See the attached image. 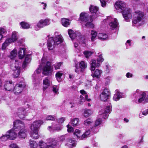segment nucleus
<instances>
[{
    "instance_id": "obj_42",
    "label": "nucleus",
    "mask_w": 148,
    "mask_h": 148,
    "mask_svg": "<svg viewBox=\"0 0 148 148\" xmlns=\"http://www.w3.org/2000/svg\"><path fill=\"white\" fill-rule=\"evenodd\" d=\"M62 75V73L58 71L57 72L56 75V78L58 82L60 81L61 80V77Z\"/></svg>"
},
{
    "instance_id": "obj_35",
    "label": "nucleus",
    "mask_w": 148,
    "mask_h": 148,
    "mask_svg": "<svg viewBox=\"0 0 148 148\" xmlns=\"http://www.w3.org/2000/svg\"><path fill=\"white\" fill-rule=\"evenodd\" d=\"M81 131L79 130L78 129H76L74 133V134L80 140H82V138H81L82 135L81 134Z\"/></svg>"
},
{
    "instance_id": "obj_47",
    "label": "nucleus",
    "mask_w": 148,
    "mask_h": 148,
    "mask_svg": "<svg viewBox=\"0 0 148 148\" xmlns=\"http://www.w3.org/2000/svg\"><path fill=\"white\" fill-rule=\"evenodd\" d=\"M0 138L1 141H5L9 139L8 136V134L3 135L0 137Z\"/></svg>"
},
{
    "instance_id": "obj_43",
    "label": "nucleus",
    "mask_w": 148,
    "mask_h": 148,
    "mask_svg": "<svg viewBox=\"0 0 148 148\" xmlns=\"http://www.w3.org/2000/svg\"><path fill=\"white\" fill-rule=\"evenodd\" d=\"M47 145L44 142L41 140L39 142L38 146L41 148H45Z\"/></svg>"
},
{
    "instance_id": "obj_12",
    "label": "nucleus",
    "mask_w": 148,
    "mask_h": 148,
    "mask_svg": "<svg viewBox=\"0 0 148 148\" xmlns=\"http://www.w3.org/2000/svg\"><path fill=\"white\" fill-rule=\"evenodd\" d=\"M25 86V84L23 82H20L19 84H17L15 86H14L13 92L16 95H18L21 93L23 88Z\"/></svg>"
},
{
    "instance_id": "obj_28",
    "label": "nucleus",
    "mask_w": 148,
    "mask_h": 148,
    "mask_svg": "<svg viewBox=\"0 0 148 148\" xmlns=\"http://www.w3.org/2000/svg\"><path fill=\"white\" fill-rule=\"evenodd\" d=\"M102 73V71L101 70L97 69L94 72L93 75V77H95L97 78H99Z\"/></svg>"
},
{
    "instance_id": "obj_3",
    "label": "nucleus",
    "mask_w": 148,
    "mask_h": 148,
    "mask_svg": "<svg viewBox=\"0 0 148 148\" xmlns=\"http://www.w3.org/2000/svg\"><path fill=\"white\" fill-rule=\"evenodd\" d=\"M13 129L15 131H19L18 136L19 138H25L26 136V130L25 129V125L22 121L17 120L14 122Z\"/></svg>"
},
{
    "instance_id": "obj_6",
    "label": "nucleus",
    "mask_w": 148,
    "mask_h": 148,
    "mask_svg": "<svg viewBox=\"0 0 148 148\" xmlns=\"http://www.w3.org/2000/svg\"><path fill=\"white\" fill-rule=\"evenodd\" d=\"M45 60L43 59L41 60V63L39 68L36 71L37 73L39 74L42 71H43V74L47 75L49 73L51 72V68L50 63L49 62H45Z\"/></svg>"
},
{
    "instance_id": "obj_37",
    "label": "nucleus",
    "mask_w": 148,
    "mask_h": 148,
    "mask_svg": "<svg viewBox=\"0 0 148 148\" xmlns=\"http://www.w3.org/2000/svg\"><path fill=\"white\" fill-rule=\"evenodd\" d=\"M17 55V52L16 50L14 49L10 53V57L11 59H13L15 58Z\"/></svg>"
},
{
    "instance_id": "obj_60",
    "label": "nucleus",
    "mask_w": 148,
    "mask_h": 148,
    "mask_svg": "<svg viewBox=\"0 0 148 148\" xmlns=\"http://www.w3.org/2000/svg\"><path fill=\"white\" fill-rule=\"evenodd\" d=\"M126 76L127 78L132 77L133 76V75L132 74L128 72L127 73Z\"/></svg>"
},
{
    "instance_id": "obj_18",
    "label": "nucleus",
    "mask_w": 148,
    "mask_h": 148,
    "mask_svg": "<svg viewBox=\"0 0 148 148\" xmlns=\"http://www.w3.org/2000/svg\"><path fill=\"white\" fill-rule=\"evenodd\" d=\"M4 87L5 90L8 91L13 92L14 88V85L12 81H7L5 83Z\"/></svg>"
},
{
    "instance_id": "obj_21",
    "label": "nucleus",
    "mask_w": 148,
    "mask_h": 148,
    "mask_svg": "<svg viewBox=\"0 0 148 148\" xmlns=\"http://www.w3.org/2000/svg\"><path fill=\"white\" fill-rule=\"evenodd\" d=\"M89 10L91 13L93 14L91 15L93 18H96L97 17L96 12L98 10V8L96 6L91 5L89 8Z\"/></svg>"
},
{
    "instance_id": "obj_29",
    "label": "nucleus",
    "mask_w": 148,
    "mask_h": 148,
    "mask_svg": "<svg viewBox=\"0 0 148 148\" xmlns=\"http://www.w3.org/2000/svg\"><path fill=\"white\" fill-rule=\"evenodd\" d=\"M98 38L102 40H106L108 38V35L104 33H99L98 35Z\"/></svg>"
},
{
    "instance_id": "obj_10",
    "label": "nucleus",
    "mask_w": 148,
    "mask_h": 148,
    "mask_svg": "<svg viewBox=\"0 0 148 148\" xmlns=\"http://www.w3.org/2000/svg\"><path fill=\"white\" fill-rule=\"evenodd\" d=\"M97 62L95 60H93L91 61L90 64V70L94 71L95 70L96 67H99L100 65V62H102L104 60L102 56L100 54L99 55L98 58L97 59Z\"/></svg>"
},
{
    "instance_id": "obj_54",
    "label": "nucleus",
    "mask_w": 148,
    "mask_h": 148,
    "mask_svg": "<svg viewBox=\"0 0 148 148\" xmlns=\"http://www.w3.org/2000/svg\"><path fill=\"white\" fill-rule=\"evenodd\" d=\"M52 127L53 128V129L55 130L59 131L61 130L62 127L61 126H58L56 127V126L52 125Z\"/></svg>"
},
{
    "instance_id": "obj_20",
    "label": "nucleus",
    "mask_w": 148,
    "mask_h": 148,
    "mask_svg": "<svg viewBox=\"0 0 148 148\" xmlns=\"http://www.w3.org/2000/svg\"><path fill=\"white\" fill-rule=\"evenodd\" d=\"M102 120L101 118L97 119L96 121L94 126L91 127V130L95 133H96L98 131V126L102 122Z\"/></svg>"
},
{
    "instance_id": "obj_55",
    "label": "nucleus",
    "mask_w": 148,
    "mask_h": 148,
    "mask_svg": "<svg viewBox=\"0 0 148 148\" xmlns=\"http://www.w3.org/2000/svg\"><path fill=\"white\" fill-rule=\"evenodd\" d=\"M142 92L140 91L139 89H137L134 92L133 94L134 96H136L138 95H140Z\"/></svg>"
},
{
    "instance_id": "obj_58",
    "label": "nucleus",
    "mask_w": 148,
    "mask_h": 148,
    "mask_svg": "<svg viewBox=\"0 0 148 148\" xmlns=\"http://www.w3.org/2000/svg\"><path fill=\"white\" fill-rule=\"evenodd\" d=\"M52 90L54 93L57 94V93L58 90V88H57V87L56 86H53Z\"/></svg>"
},
{
    "instance_id": "obj_2",
    "label": "nucleus",
    "mask_w": 148,
    "mask_h": 148,
    "mask_svg": "<svg viewBox=\"0 0 148 148\" xmlns=\"http://www.w3.org/2000/svg\"><path fill=\"white\" fill-rule=\"evenodd\" d=\"M63 41L62 36L58 32H55L54 38H50L47 41V45L49 50H52L56 45L60 44Z\"/></svg>"
},
{
    "instance_id": "obj_44",
    "label": "nucleus",
    "mask_w": 148,
    "mask_h": 148,
    "mask_svg": "<svg viewBox=\"0 0 148 148\" xmlns=\"http://www.w3.org/2000/svg\"><path fill=\"white\" fill-rule=\"evenodd\" d=\"M91 35L92 36L91 37V40L92 41H93L95 38L97 36V33L93 30L91 31Z\"/></svg>"
},
{
    "instance_id": "obj_51",
    "label": "nucleus",
    "mask_w": 148,
    "mask_h": 148,
    "mask_svg": "<svg viewBox=\"0 0 148 148\" xmlns=\"http://www.w3.org/2000/svg\"><path fill=\"white\" fill-rule=\"evenodd\" d=\"M62 64V62H60L56 64L54 66L55 69L57 70L60 69V67Z\"/></svg>"
},
{
    "instance_id": "obj_48",
    "label": "nucleus",
    "mask_w": 148,
    "mask_h": 148,
    "mask_svg": "<svg viewBox=\"0 0 148 148\" xmlns=\"http://www.w3.org/2000/svg\"><path fill=\"white\" fill-rule=\"evenodd\" d=\"M56 118L55 116L49 115L47 117L46 119L47 120L55 121Z\"/></svg>"
},
{
    "instance_id": "obj_30",
    "label": "nucleus",
    "mask_w": 148,
    "mask_h": 148,
    "mask_svg": "<svg viewBox=\"0 0 148 148\" xmlns=\"http://www.w3.org/2000/svg\"><path fill=\"white\" fill-rule=\"evenodd\" d=\"M61 21L62 25L66 27H67L70 24L69 20L66 18H63L62 19Z\"/></svg>"
},
{
    "instance_id": "obj_52",
    "label": "nucleus",
    "mask_w": 148,
    "mask_h": 148,
    "mask_svg": "<svg viewBox=\"0 0 148 148\" xmlns=\"http://www.w3.org/2000/svg\"><path fill=\"white\" fill-rule=\"evenodd\" d=\"M126 49H127L128 48H129L131 46V40H128L126 43Z\"/></svg>"
},
{
    "instance_id": "obj_40",
    "label": "nucleus",
    "mask_w": 148,
    "mask_h": 148,
    "mask_svg": "<svg viewBox=\"0 0 148 148\" xmlns=\"http://www.w3.org/2000/svg\"><path fill=\"white\" fill-rule=\"evenodd\" d=\"M87 66V63L84 61H82L79 63V67L82 69L84 70V69L86 68Z\"/></svg>"
},
{
    "instance_id": "obj_49",
    "label": "nucleus",
    "mask_w": 148,
    "mask_h": 148,
    "mask_svg": "<svg viewBox=\"0 0 148 148\" xmlns=\"http://www.w3.org/2000/svg\"><path fill=\"white\" fill-rule=\"evenodd\" d=\"M105 68L106 73H109L110 70V66L108 64H106L105 66Z\"/></svg>"
},
{
    "instance_id": "obj_32",
    "label": "nucleus",
    "mask_w": 148,
    "mask_h": 148,
    "mask_svg": "<svg viewBox=\"0 0 148 148\" xmlns=\"http://www.w3.org/2000/svg\"><path fill=\"white\" fill-rule=\"evenodd\" d=\"M92 113L91 110L90 109H85L84 110V117H87Z\"/></svg>"
},
{
    "instance_id": "obj_17",
    "label": "nucleus",
    "mask_w": 148,
    "mask_h": 148,
    "mask_svg": "<svg viewBox=\"0 0 148 148\" xmlns=\"http://www.w3.org/2000/svg\"><path fill=\"white\" fill-rule=\"evenodd\" d=\"M80 92L82 95L80 96V99L79 101V103L80 104H82L83 102H84L86 100L88 101H89L91 99H88V95L84 90H81L80 91Z\"/></svg>"
},
{
    "instance_id": "obj_8",
    "label": "nucleus",
    "mask_w": 148,
    "mask_h": 148,
    "mask_svg": "<svg viewBox=\"0 0 148 148\" xmlns=\"http://www.w3.org/2000/svg\"><path fill=\"white\" fill-rule=\"evenodd\" d=\"M18 61L16 60H12L10 62V67L14 71L13 75L15 78L18 77L20 74V67Z\"/></svg>"
},
{
    "instance_id": "obj_5",
    "label": "nucleus",
    "mask_w": 148,
    "mask_h": 148,
    "mask_svg": "<svg viewBox=\"0 0 148 148\" xmlns=\"http://www.w3.org/2000/svg\"><path fill=\"white\" fill-rule=\"evenodd\" d=\"M144 14L142 12L137 11L135 12L132 20V24L137 26H141L145 23Z\"/></svg>"
},
{
    "instance_id": "obj_9",
    "label": "nucleus",
    "mask_w": 148,
    "mask_h": 148,
    "mask_svg": "<svg viewBox=\"0 0 148 148\" xmlns=\"http://www.w3.org/2000/svg\"><path fill=\"white\" fill-rule=\"evenodd\" d=\"M68 34L70 37L72 39H75L76 38L77 39L79 40V43H85V39L84 37H83L81 34L78 32H74L72 29H69Z\"/></svg>"
},
{
    "instance_id": "obj_46",
    "label": "nucleus",
    "mask_w": 148,
    "mask_h": 148,
    "mask_svg": "<svg viewBox=\"0 0 148 148\" xmlns=\"http://www.w3.org/2000/svg\"><path fill=\"white\" fill-rule=\"evenodd\" d=\"M84 53L85 56V57L87 58H88L92 54V52L91 51H85L84 52Z\"/></svg>"
},
{
    "instance_id": "obj_25",
    "label": "nucleus",
    "mask_w": 148,
    "mask_h": 148,
    "mask_svg": "<svg viewBox=\"0 0 148 148\" xmlns=\"http://www.w3.org/2000/svg\"><path fill=\"white\" fill-rule=\"evenodd\" d=\"M18 38V35L17 32L15 31H14L12 33L11 37L7 39L9 40L10 42H12L16 41Z\"/></svg>"
},
{
    "instance_id": "obj_13",
    "label": "nucleus",
    "mask_w": 148,
    "mask_h": 148,
    "mask_svg": "<svg viewBox=\"0 0 148 148\" xmlns=\"http://www.w3.org/2000/svg\"><path fill=\"white\" fill-rule=\"evenodd\" d=\"M111 110V105L110 103H109V105L107 106L106 108L104 110L100 111L99 114L103 116V118L105 119H106L108 118L109 113Z\"/></svg>"
},
{
    "instance_id": "obj_33",
    "label": "nucleus",
    "mask_w": 148,
    "mask_h": 148,
    "mask_svg": "<svg viewBox=\"0 0 148 148\" xmlns=\"http://www.w3.org/2000/svg\"><path fill=\"white\" fill-rule=\"evenodd\" d=\"M20 24L22 28L24 29H28L30 27V25L28 23L25 22H21Z\"/></svg>"
},
{
    "instance_id": "obj_14",
    "label": "nucleus",
    "mask_w": 148,
    "mask_h": 148,
    "mask_svg": "<svg viewBox=\"0 0 148 148\" xmlns=\"http://www.w3.org/2000/svg\"><path fill=\"white\" fill-rule=\"evenodd\" d=\"M110 92L109 90L105 88L100 95V98L103 101H105L109 99L110 97Z\"/></svg>"
},
{
    "instance_id": "obj_34",
    "label": "nucleus",
    "mask_w": 148,
    "mask_h": 148,
    "mask_svg": "<svg viewBox=\"0 0 148 148\" xmlns=\"http://www.w3.org/2000/svg\"><path fill=\"white\" fill-rule=\"evenodd\" d=\"M90 133V131L89 130H86L85 132L82 135L81 138H82V140H83L85 138L89 137Z\"/></svg>"
},
{
    "instance_id": "obj_50",
    "label": "nucleus",
    "mask_w": 148,
    "mask_h": 148,
    "mask_svg": "<svg viewBox=\"0 0 148 148\" xmlns=\"http://www.w3.org/2000/svg\"><path fill=\"white\" fill-rule=\"evenodd\" d=\"M5 30L2 28H0V40H1L3 37L2 34L5 33Z\"/></svg>"
},
{
    "instance_id": "obj_38",
    "label": "nucleus",
    "mask_w": 148,
    "mask_h": 148,
    "mask_svg": "<svg viewBox=\"0 0 148 148\" xmlns=\"http://www.w3.org/2000/svg\"><path fill=\"white\" fill-rule=\"evenodd\" d=\"M11 43L10 42L9 40L7 39L5 41V42L3 43L2 47V49L3 50H4L5 49L7 46L9 45V44Z\"/></svg>"
},
{
    "instance_id": "obj_39",
    "label": "nucleus",
    "mask_w": 148,
    "mask_h": 148,
    "mask_svg": "<svg viewBox=\"0 0 148 148\" xmlns=\"http://www.w3.org/2000/svg\"><path fill=\"white\" fill-rule=\"evenodd\" d=\"M93 123L92 121L90 119H88L84 122V124L86 126L91 125Z\"/></svg>"
},
{
    "instance_id": "obj_24",
    "label": "nucleus",
    "mask_w": 148,
    "mask_h": 148,
    "mask_svg": "<svg viewBox=\"0 0 148 148\" xmlns=\"http://www.w3.org/2000/svg\"><path fill=\"white\" fill-rule=\"evenodd\" d=\"M51 84V81L48 77H46L43 81V90L44 91Z\"/></svg>"
},
{
    "instance_id": "obj_53",
    "label": "nucleus",
    "mask_w": 148,
    "mask_h": 148,
    "mask_svg": "<svg viewBox=\"0 0 148 148\" xmlns=\"http://www.w3.org/2000/svg\"><path fill=\"white\" fill-rule=\"evenodd\" d=\"M67 131L68 132H71L73 131V128L69 124L68 125H67Z\"/></svg>"
},
{
    "instance_id": "obj_41",
    "label": "nucleus",
    "mask_w": 148,
    "mask_h": 148,
    "mask_svg": "<svg viewBox=\"0 0 148 148\" xmlns=\"http://www.w3.org/2000/svg\"><path fill=\"white\" fill-rule=\"evenodd\" d=\"M71 124L73 126H77L79 121V119L78 118H75L71 120Z\"/></svg>"
},
{
    "instance_id": "obj_56",
    "label": "nucleus",
    "mask_w": 148,
    "mask_h": 148,
    "mask_svg": "<svg viewBox=\"0 0 148 148\" xmlns=\"http://www.w3.org/2000/svg\"><path fill=\"white\" fill-rule=\"evenodd\" d=\"M101 5L102 7H104L106 5V1L108 0H100Z\"/></svg>"
},
{
    "instance_id": "obj_61",
    "label": "nucleus",
    "mask_w": 148,
    "mask_h": 148,
    "mask_svg": "<svg viewBox=\"0 0 148 148\" xmlns=\"http://www.w3.org/2000/svg\"><path fill=\"white\" fill-rule=\"evenodd\" d=\"M143 114L144 116H146L148 114V109H147L143 112Z\"/></svg>"
},
{
    "instance_id": "obj_31",
    "label": "nucleus",
    "mask_w": 148,
    "mask_h": 148,
    "mask_svg": "<svg viewBox=\"0 0 148 148\" xmlns=\"http://www.w3.org/2000/svg\"><path fill=\"white\" fill-rule=\"evenodd\" d=\"M29 143V146L31 148H36L38 146V144L34 140H30Z\"/></svg>"
},
{
    "instance_id": "obj_63",
    "label": "nucleus",
    "mask_w": 148,
    "mask_h": 148,
    "mask_svg": "<svg viewBox=\"0 0 148 148\" xmlns=\"http://www.w3.org/2000/svg\"><path fill=\"white\" fill-rule=\"evenodd\" d=\"M111 77H107L106 79V83L107 82V84H108L110 82V81L111 79Z\"/></svg>"
},
{
    "instance_id": "obj_27",
    "label": "nucleus",
    "mask_w": 148,
    "mask_h": 148,
    "mask_svg": "<svg viewBox=\"0 0 148 148\" xmlns=\"http://www.w3.org/2000/svg\"><path fill=\"white\" fill-rule=\"evenodd\" d=\"M66 145L69 147L72 148L76 146L75 141L71 138L67 139Z\"/></svg>"
},
{
    "instance_id": "obj_1",
    "label": "nucleus",
    "mask_w": 148,
    "mask_h": 148,
    "mask_svg": "<svg viewBox=\"0 0 148 148\" xmlns=\"http://www.w3.org/2000/svg\"><path fill=\"white\" fill-rule=\"evenodd\" d=\"M115 5L116 9L122 12L123 17L126 21H130V19L132 17V14L130 9L126 7L125 3L122 1H118L116 2Z\"/></svg>"
},
{
    "instance_id": "obj_45",
    "label": "nucleus",
    "mask_w": 148,
    "mask_h": 148,
    "mask_svg": "<svg viewBox=\"0 0 148 148\" xmlns=\"http://www.w3.org/2000/svg\"><path fill=\"white\" fill-rule=\"evenodd\" d=\"M76 69L75 70V71L76 73L79 74L81 73L82 72L84 71L83 69H82L80 67H78L76 65L75 66Z\"/></svg>"
},
{
    "instance_id": "obj_15",
    "label": "nucleus",
    "mask_w": 148,
    "mask_h": 148,
    "mask_svg": "<svg viewBox=\"0 0 148 148\" xmlns=\"http://www.w3.org/2000/svg\"><path fill=\"white\" fill-rule=\"evenodd\" d=\"M43 123L42 121L40 120L34 121L30 127L31 132L38 131L40 126Z\"/></svg>"
},
{
    "instance_id": "obj_11",
    "label": "nucleus",
    "mask_w": 148,
    "mask_h": 148,
    "mask_svg": "<svg viewBox=\"0 0 148 148\" xmlns=\"http://www.w3.org/2000/svg\"><path fill=\"white\" fill-rule=\"evenodd\" d=\"M104 21L109 23L110 28L112 29H113L118 27L117 20L116 18H113L111 16H109L107 17V19H105Z\"/></svg>"
},
{
    "instance_id": "obj_19",
    "label": "nucleus",
    "mask_w": 148,
    "mask_h": 148,
    "mask_svg": "<svg viewBox=\"0 0 148 148\" xmlns=\"http://www.w3.org/2000/svg\"><path fill=\"white\" fill-rule=\"evenodd\" d=\"M50 21L47 19L40 20L37 24V26L39 28H42L50 24Z\"/></svg>"
},
{
    "instance_id": "obj_26",
    "label": "nucleus",
    "mask_w": 148,
    "mask_h": 148,
    "mask_svg": "<svg viewBox=\"0 0 148 148\" xmlns=\"http://www.w3.org/2000/svg\"><path fill=\"white\" fill-rule=\"evenodd\" d=\"M115 92V94L114 95L113 99V100L116 101L122 97V93L120 92L118 90H116Z\"/></svg>"
},
{
    "instance_id": "obj_57",
    "label": "nucleus",
    "mask_w": 148,
    "mask_h": 148,
    "mask_svg": "<svg viewBox=\"0 0 148 148\" xmlns=\"http://www.w3.org/2000/svg\"><path fill=\"white\" fill-rule=\"evenodd\" d=\"M58 122L59 123H62L64 122L65 120V118L64 117H62L59 118L57 120Z\"/></svg>"
},
{
    "instance_id": "obj_36",
    "label": "nucleus",
    "mask_w": 148,
    "mask_h": 148,
    "mask_svg": "<svg viewBox=\"0 0 148 148\" xmlns=\"http://www.w3.org/2000/svg\"><path fill=\"white\" fill-rule=\"evenodd\" d=\"M30 136L34 139H38L39 138L38 131L31 132Z\"/></svg>"
},
{
    "instance_id": "obj_4",
    "label": "nucleus",
    "mask_w": 148,
    "mask_h": 148,
    "mask_svg": "<svg viewBox=\"0 0 148 148\" xmlns=\"http://www.w3.org/2000/svg\"><path fill=\"white\" fill-rule=\"evenodd\" d=\"M93 19L92 16H90L85 12H82L80 14L79 20L82 22L86 23L85 26L87 27L93 28L94 27V24L92 23Z\"/></svg>"
},
{
    "instance_id": "obj_59",
    "label": "nucleus",
    "mask_w": 148,
    "mask_h": 148,
    "mask_svg": "<svg viewBox=\"0 0 148 148\" xmlns=\"http://www.w3.org/2000/svg\"><path fill=\"white\" fill-rule=\"evenodd\" d=\"M10 148H19L18 146L16 144L13 143L10 145Z\"/></svg>"
},
{
    "instance_id": "obj_7",
    "label": "nucleus",
    "mask_w": 148,
    "mask_h": 148,
    "mask_svg": "<svg viewBox=\"0 0 148 148\" xmlns=\"http://www.w3.org/2000/svg\"><path fill=\"white\" fill-rule=\"evenodd\" d=\"M18 57L20 59H22L25 55L24 60L22 64L23 68H25L29 63L31 60V54L25 55V48H20L18 52Z\"/></svg>"
},
{
    "instance_id": "obj_62",
    "label": "nucleus",
    "mask_w": 148,
    "mask_h": 148,
    "mask_svg": "<svg viewBox=\"0 0 148 148\" xmlns=\"http://www.w3.org/2000/svg\"><path fill=\"white\" fill-rule=\"evenodd\" d=\"M71 108L74 107L75 106V104L73 103L70 102L69 103Z\"/></svg>"
},
{
    "instance_id": "obj_64",
    "label": "nucleus",
    "mask_w": 148,
    "mask_h": 148,
    "mask_svg": "<svg viewBox=\"0 0 148 148\" xmlns=\"http://www.w3.org/2000/svg\"><path fill=\"white\" fill-rule=\"evenodd\" d=\"M41 4L43 5L42 7H43V9L44 10H45V9L46 7L47 4L43 2L41 3Z\"/></svg>"
},
{
    "instance_id": "obj_16",
    "label": "nucleus",
    "mask_w": 148,
    "mask_h": 148,
    "mask_svg": "<svg viewBox=\"0 0 148 148\" xmlns=\"http://www.w3.org/2000/svg\"><path fill=\"white\" fill-rule=\"evenodd\" d=\"M144 101V103L148 102V92L146 93L142 92L139 95V98L136 101V103H139Z\"/></svg>"
},
{
    "instance_id": "obj_23",
    "label": "nucleus",
    "mask_w": 148,
    "mask_h": 148,
    "mask_svg": "<svg viewBox=\"0 0 148 148\" xmlns=\"http://www.w3.org/2000/svg\"><path fill=\"white\" fill-rule=\"evenodd\" d=\"M16 131H15L13 128V130H10L8 131L7 133L8 135V136L9 139L10 140L14 139L17 136V133L15 132Z\"/></svg>"
},
{
    "instance_id": "obj_22",
    "label": "nucleus",
    "mask_w": 148,
    "mask_h": 148,
    "mask_svg": "<svg viewBox=\"0 0 148 148\" xmlns=\"http://www.w3.org/2000/svg\"><path fill=\"white\" fill-rule=\"evenodd\" d=\"M17 114L19 117L22 119L25 117V116L27 115L26 110L23 108H20L18 110Z\"/></svg>"
}]
</instances>
